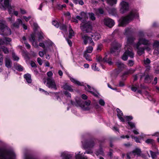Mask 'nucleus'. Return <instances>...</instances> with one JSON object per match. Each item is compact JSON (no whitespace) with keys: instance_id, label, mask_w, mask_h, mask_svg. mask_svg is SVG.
<instances>
[{"instance_id":"obj_1","label":"nucleus","mask_w":159,"mask_h":159,"mask_svg":"<svg viewBox=\"0 0 159 159\" xmlns=\"http://www.w3.org/2000/svg\"><path fill=\"white\" fill-rule=\"evenodd\" d=\"M135 39L132 37H128L127 39V44L125 45V52L122 57V59L124 61H126L129 56L131 58H133L134 54L133 52L131 45L133 44Z\"/></svg>"},{"instance_id":"obj_2","label":"nucleus","mask_w":159,"mask_h":159,"mask_svg":"<svg viewBox=\"0 0 159 159\" xmlns=\"http://www.w3.org/2000/svg\"><path fill=\"white\" fill-rule=\"evenodd\" d=\"M16 155L12 150L4 147H0V159H14Z\"/></svg>"},{"instance_id":"obj_3","label":"nucleus","mask_w":159,"mask_h":159,"mask_svg":"<svg viewBox=\"0 0 159 159\" xmlns=\"http://www.w3.org/2000/svg\"><path fill=\"white\" fill-rule=\"evenodd\" d=\"M138 17L139 14L136 11L132 10L127 16L122 18L120 25L121 26H124L134 18Z\"/></svg>"},{"instance_id":"obj_4","label":"nucleus","mask_w":159,"mask_h":159,"mask_svg":"<svg viewBox=\"0 0 159 159\" xmlns=\"http://www.w3.org/2000/svg\"><path fill=\"white\" fill-rule=\"evenodd\" d=\"M11 34V31L10 29L2 22H0V34L9 35Z\"/></svg>"},{"instance_id":"obj_5","label":"nucleus","mask_w":159,"mask_h":159,"mask_svg":"<svg viewBox=\"0 0 159 159\" xmlns=\"http://www.w3.org/2000/svg\"><path fill=\"white\" fill-rule=\"evenodd\" d=\"M84 24L80 26V28L81 30L85 33H88L91 32L92 28V23L90 21H85L83 23Z\"/></svg>"},{"instance_id":"obj_6","label":"nucleus","mask_w":159,"mask_h":159,"mask_svg":"<svg viewBox=\"0 0 159 159\" xmlns=\"http://www.w3.org/2000/svg\"><path fill=\"white\" fill-rule=\"evenodd\" d=\"M121 47L120 44L116 42H114L112 43V48L111 50V53L114 55H117L118 52H120V48Z\"/></svg>"},{"instance_id":"obj_7","label":"nucleus","mask_w":159,"mask_h":159,"mask_svg":"<svg viewBox=\"0 0 159 159\" xmlns=\"http://www.w3.org/2000/svg\"><path fill=\"white\" fill-rule=\"evenodd\" d=\"M47 83L46 85L49 88L53 89L55 90L57 89V88L55 82L52 77H48Z\"/></svg>"},{"instance_id":"obj_8","label":"nucleus","mask_w":159,"mask_h":159,"mask_svg":"<svg viewBox=\"0 0 159 159\" xmlns=\"http://www.w3.org/2000/svg\"><path fill=\"white\" fill-rule=\"evenodd\" d=\"M81 36L84 44L86 45L87 43H89L92 46L94 45V43L92 40V38L89 36L88 35L81 34Z\"/></svg>"},{"instance_id":"obj_9","label":"nucleus","mask_w":159,"mask_h":159,"mask_svg":"<svg viewBox=\"0 0 159 159\" xmlns=\"http://www.w3.org/2000/svg\"><path fill=\"white\" fill-rule=\"evenodd\" d=\"M77 103L83 110H89V107H85L84 104L87 106H89L91 103V101H90L87 100L84 102L82 101H77Z\"/></svg>"},{"instance_id":"obj_10","label":"nucleus","mask_w":159,"mask_h":159,"mask_svg":"<svg viewBox=\"0 0 159 159\" xmlns=\"http://www.w3.org/2000/svg\"><path fill=\"white\" fill-rule=\"evenodd\" d=\"M136 44H137V45H138L140 46L141 44H143L149 46L151 44V43L149 40L148 39L143 38H139L138 42Z\"/></svg>"},{"instance_id":"obj_11","label":"nucleus","mask_w":159,"mask_h":159,"mask_svg":"<svg viewBox=\"0 0 159 159\" xmlns=\"http://www.w3.org/2000/svg\"><path fill=\"white\" fill-rule=\"evenodd\" d=\"M80 16H77L76 18L81 21L82 23H85L86 21V19H88V16L86 13L84 12H81L80 14Z\"/></svg>"},{"instance_id":"obj_12","label":"nucleus","mask_w":159,"mask_h":159,"mask_svg":"<svg viewBox=\"0 0 159 159\" xmlns=\"http://www.w3.org/2000/svg\"><path fill=\"white\" fill-rule=\"evenodd\" d=\"M104 24L108 27L111 28L114 25L115 22L113 20L110 18H106L104 20Z\"/></svg>"},{"instance_id":"obj_13","label":"nucleus","mask_w":159,"mask_h":159,"mask_svg":"<svg viewBox=\"0 0 159 159\" xmlns=\"http://www.w3.org/2000/svg\"><path fill=\"white\" fill-rule=\"evenodd\" d=\"M120 10L122 13H124L129 9V4L127 2L123 1L120 3Z\"/></svg>"},{"instance_id":"obj_14","label":"nucleus","mask_w":159,"mask_h":159,"mask_svg":"<svg viewBox=\"0 0 159 159\" xmlns=\"http://www.w3.org/2000/svg\"><path fill=\"white\" fill-rule=\"evenodd\" d=\"M95 145V142L93 140H91L86 142L84 144V147L85 148H92Z\"/></svg>"},{"instance_id":"obj_15","label":"nucleus","mask_w":159,"mask_h":159,"mask_svg":"<svg viewBox=\"0 0 159 159\" xmlns=\"http://www.w3.org/2000/svg\"><path fill=\"white\" fill-rule=\"evenodd\" d=\"M140 45H137V44L134 45V47L137 50V53L139 56H141L144 53V50L145 49L144 47H140Z\"/></svg>"},{"instance_id":"obj_16","label":"nucleus","mask_w":159,"mask_h":159,"mask_svg":"<svg viewBox=\"0 0 159 159\" xmlns=\"http://www.w3.org/2000/svg\"><path fill=\"white\" fill-rule=\"evenodd\" d=\"M29 41L32 43L33 45L35 48L38 47L37 42L35 41V35L34 34H32L30 35V37L29 38Z\"/></svg>"},{"instance_id":"obj_17","label":"nucleus","mask_w":159,"mask_h":159,"mask_svg":"<svg viewBox=\"0 0 159 159\" xmlns=\"http://www.w3.org/2000/svg\"><path fill=\"white\" fill-rule=\"evenodd\" d=\"M11 1V0H5L4 2V6L6 8H8L9 12L10 14L11 13L12 8L14 7H12L9 3V2Z\"/></svg>"},{"instance_id":"obj_18","label":"nucleus","mask_w":159,"mask_h":159,"mask_svg":"<svg viewBox=\"0 0 159 159\" xmlns=\"http://www.w3.org/2000/svg\"><path fill=\"white\" fill-rule=\"evenodd\" d=\"M153 76L151 74H148L145 75L144 82L146 83H150L152 80Z\"/></svg>"},{"instance_id":"obj_19","label":"nucleus","mask_w":159,"mask_h":159,"mask_svg":"<svg viewBox=\"0 0 159 159\" xmlns=\"http://www.w3.org/2000/svg\"><path fill=\"white\" fill-rule=\"evenodd\" d=\"M5 66L8 68H11L12 66V62L11 59L8 58H5Z\"/></svg>"},{"instance_id":"obj_20","label":"nucleus","mask_w":159,"mask_h":159,"mask_svg":"<svg viewBox=\"0 0 159 159\" xmlns=\"http://www.w3.org/2000/svg\"><path fill=\"white\" fill-rule=\"evenodd\" d=\"M62 159H72V155L66 152H62L61 154Z\"/></svg>"},{"instance_id":"obj_21","label":"nucleus","mask_w":159,"mask_h":159,"mask_svg":"<svg viewBox=\"0 0 159 159\" xmlns=\"http://www.w3.org/2000/svg\"><path fill=\"white\" fill-rule=\"evenodd\" d=\"M116 111L117 113V116L119 118L122 122H124L125 121V120L122 117V116H123V114L122 111L118 108H117Z\"/></svg>"},{"instance_id":"obj_22","label":"nucleus","mask_w":159,"mask_h":159,"mask_svg":"<svg viewBox=\"0 0 159 159\" xmlns=\"http://www.w3.org/2000/svg\"><path fill=\"white\" fill-rule=\"evenodd\" d=\"M64 89L67 90L70 92H73V89L71 88V86L67 83H65L62 87Z\"/></svg>"},{"instance_id":"obj_23","label":"nucleus","mask_w":159,"mask_h":159,"mask_svg":"<svg viewBox=\"0 0 159 159\" xmlns=\"http://www.w3.org/2000/svg\"><path fill=\"white\" fill-rule=\"evenodd\" d=\"M13 66L14 68L19 71H21L23 70V66L17 63H14Z\"/></svg>"},{"instance_id":"obj_24","label":"nucleus","mask_w":159,"mask_h":159,"mask_svg":"<svg viewBox=\"0 0 159 159\" xmlns=\"http://www.w3.org/2000/svg\"><path fill=\"white\" fill-rule=\"evenodd\" d=\"M95 154L97 156H98L99 155H102L103 156L105 155L104 152L101 145L100 146L99 149L96 151Z\"/></svg>"},{"instance_id":"obj_25","label":"nucleus","mask_w":159,"mask_h":159,"mask_svg":"<svg viewBox=\"0 0 159 159\" xmlns=\"http://www.w3.org/2000/svg\"><path fill=\"white\" fill-rule=\"evenodd\" d=\"M68 31L69 32V39H71L72 37L75 35V33L70 25H69Z\"/></svg>"},{"instance_id":"obj_26","label":"nucleus","mask_w":159,"mask_h":159,"mask_svg":"<svg viewBox=\"0 0 159 159\" xmlns=\"http://www.w3.org/2000/svg\"><path fill=\"white\" fill-rule=\"evenodd\" d=\"M150 63V61L148 58H147L146 60H144V63L145 66L147 67L146 71L149 70L150 66H149V64Z\"/></svg>"},{"instance_id":"obj_27","label":"nucleus","mask_w":159,"mask_h":159,"mask_svg":"<svg viewBox=\"0 0 159 159\" xmlns=\"http://www.w3.org/2000/svg\"><path fill=\"white\" fill-rule=\"evenodd\" d=\"M116 65L120 70H122L124 68V65L120 61H117Z\"/></svg>"},{"instance_id":"obj_28","label":"nucleus","mask_w":159,"mask_h":159,"mask_svg":"<svg viewBox=\"0 0 159 159\" xmlns=\"http://www.w3.org/2000/svg\"><path fill=\"white\" fill-rule=\"evenodd\" d=\"M22 22L21 20L19 19H17L16 22L13 24V26L16 28H18L20 24H22Z\"/></svg>"},{"instance_id":"obj_29","label":"nucleus","mask_w":159,"mask_h":159,"mask_svg":"<svg viewBox=\"0 0 159 159\" xmlns=\"http://www.w3.org/2000/svg\"><path fill=\"white\" fill-rule=\"evenodd\" d=\"M24 78L26 79L27 82L28 83H30L31 82V75L29 74H25L24 75Z\"/></svg>"},{"instance_id":"obj_30","label":"nucleus","mask_w":159,"mask_h":159,"mask_svg":"<svg viewBox=\"0 0 159 159\" xmlns=\"http://www.w3.org/2000/svg\"><path fill=\"white\" fill-rule=\"evenodd\" d=\"M70 80L73 82L75 83V84H76L78 85H80V86H84L83 85V83L82 82H79V81L76 80L75 79L72 78H70Z\"/></svg>"},{"instance_id":"obj_31","label":"nucleus","mask_w":159,"mask_h":159,"mask_svg":"<svg viewBox=\"0 0 159 159\" xmlns=\"http://www.w3.org/2000/svg\"><path fill=\"white\" fill-rule=\"evenodd\" d=\"M91 37L95 40H98L101 38V36L99 33H95L93 35H91Z\"/></svg>"},{"instance_id":"obj_32","label":"nucleus","mask_w":159,"mask_h":159,"mask_svg":"<svg viewBox=\"0 0 159 159\" xmlns=\"http://www.w3.org/2000/svg\"><path fill=\"white\" fill-rule=\"evenodd\" d=\"M102 59V62H107L110 65H111L112 64V62L111 61V58H109L108 59H107V56H106L104 57Z\"/></svg>"},{"instance_id":"obj_33","label":"nucleus","mask_w":159,"mask_h":159,"mask_svg":"<svg viewBox=\"0 0 159 159\" xmlns=\"http://www.w3.org/2000/svg\"><path fill=\"white\" fill-rule=\"evenodd\" d=\"M107 3L111 6L116 4L117 0H106Z\"/></svg>"},{"instance_id":"obj_34","label":"nucleus","mask_w":159,"mask_h":159,"mask_svg":"<svg viewBox=\"0 0 159 159\" xmlns=\"http://www.w3.org/2000/svg\"><path fill=\"white\" fill-rule=\"evenodd\" d=\"M88 53L84 52V57L85 58V59L89 61H92L90 57V56L89 54H88Z\"/></svg>"},{"instance_id":"obj_35","label":"nucleus","mask_w":159,"mask_h":159,"mask_svg":"<svg viewBox=\"0 0 159 159\" xmlns=\"http://www.w3.org/2000/svg\"><path fill=\"white\" fill-rule=\"evenodd\" d=\"M133 31L131 28H127L125 29V34L126 35H128L131 34Z\"/></svg>"},{"instance_id":"obj_36","label":"nucleus","mask_w":159,"mask_h":159,"mask_svg":"<svg viewBox=\"0 0 159 159\" xmlns=\"http://www.w3.org/2000/svg\"><path fill=\"white\" fill-rule=\"evenodd\" d=\"M1 49L5 54H7L9 53V50L6 47L3 46H2Z\"/></svg>"},{"instance_id":"obj_37","label":"nucleus","mask_w":159,"mask_h":159,"mask_svg":"<svg viewBox=\"0 0 159 159\" xmlns=\"http://www.w3.org/2000/svg\"><path fill=\"white\" fill-rule=\"evenodd\" d=\"M141 152V150L140 149L137 148L133 150L132 151V153H135L137 155H140Z\"/></svg>"},{"instance_id":"obj_38","label":"nucleus","mask_w":159,"mask_h":159,"mask_svg":"<svg viewBox=\"0 0 159 159\" xmlns=\"http://www.w3.org/2000/svg\"><path fill=\"white\" fill-rule=\"evenodd\" d=\"M73 2L76 4L79 3V4L81 5H82L84 4V2L82 0H73Z\"/></svg>"},{"instance_id":"obj_39","label":"nucleus","mask_w":159,"mask_h":159,"mask_svg":"<svg viewBox=\"0 0 159 159\" xmlns=\"http://www.w3.org/2000/svg\"><path fill=\"white\" fill-rule=\"evenodd\" d=\"M93 50V48L91 46H89L87 47V49L84 52H87L88 53H91Z\"/></svg>"},{"instance_id":"obj_40","label":"nucleus","mask_w":159,"mask_h":159,"mask_svg":"<svg viewBox=\"0 0 159 159\" xmlns=\"http://www.w3.org/2000/svg\"><path fill=\"white\" fill-rule=\"evenodd\" d=\"M145 142L148 144H150L152 145L154 144L155 143L154 141L151 139H147L145 141Z\"/></svg>"},{"instance_id":"obj_41","label":"nucleus","mask_w":159,"mask_h":159,"mask_svg":"<svg viewBox=\"0 0 159 159\" xmlns=\"http://www.w3.org/2000/svg\"><path fill=\"white\" fill-rule=\"evenodd\" d=\"M59 27L60 29L61 30L65 31H67V27L65 25L62 24Z\"/></svg>"},{"instance_id":"obj_42","label":"nucleus","mask_w":159,"mask_h":159,"mask_svg":"<svg viewBox=\"0 0 159 159\" xmlns=\"http://www.w3.org/2000/svg\"><path fill=\"white\" fill-rule=\"evenodd\" d=\"M89 18L92 20H95L94 14L93 13H88Z\"/></svg>"},{"instance_id":"obj_43","label":"nucleus","mask_w":159,"mask_h":159,"mask_svg":"<svg viewBox=\"0 0 159 159\" xmlns=\"http://www.w3.org/2000/svg\"><path fill=\"white\" fill-rule=\"evenodd\" d=\"M85 90L87 91L90 92L91 91L94 90V89L91 87L89 85H87V87L85 86Z\"/></svg>"},{"instance_id":"obj_44","label":"nucleus","mask_w":159,"mask_h":159,"mask_svg":"<svg viewBox=\"0 0 159 159\" xmlns=\"http://www.w3.org/2000/svg\"><path fill=\"white\" fill-rule=\"evenodd\" d=\"M153 46L155 48H159V41H155L153 44Z\"/></svg>"},{"instance_id":"obj_45","label":"nucleus","mask_w":159,"mask_h":159,"mask_svg":"<svg viewBox=\"0 0 159 159\" xmlns=\"http://www.w3.org/2000/svg\"><path fill=\"white\" fill-rule=\"evenodd\" d=\"M150 152L152 158L153 159H156L157 157V153L152 151H150Z\"/></svg>"},{"instance_id":"obj_46","label":"nucleus","mask_w":159,"mask_h":159,"mask_svg":"<svg viewBox=\"0 0 159 159\" xmlns=\"http://www.w3.org/2000/svg\"><path fill=\"white\" fill-rule=\"evenodd\" d=\"M46 53V49H44L43 51H39V56L43 57L44 56V54H45Z\"/></svg>"},{"instance_id":"obj_47","label":"nucleus","mask_w":159,"mask_h":159,"mask_svg":"<svg viewBox=\"0 0 159 159\" xmlns=\"http://www.w3.org/2000/svg\"><path fill=\"white\" fill-rule=\"evenodd\" d=\"M52 24L56 28H58L59 26V25L58 22L56 20H53L52 22Z\"/></svg>"},{"instance_id":"obj_48","label":"nucleus","mask_w":159,"mask_h":159,"mask_svg":"<svg viewBox=\"0 0 159 159\" xmlns=\"http://www.w3.org/2000/svg\"><path fill=\"white\" fill-rule=\"evenodd\" d=\"M135 70H129L124 73L123 75H127L129 74H132L134 72Z\"/></svg>"},{"instance_id":"obj_49","label":"nucleus","mask_w":159,"mask_h":159,"mask_svg":"<svg viewBox=\"0 0 159 159\" xmlns=\"http://www.w3.org/2000/svg\"><path fill=\"white\" fill-rule=\"evenodd\" d=\"M80 152H79V153L77 155L76 154L75 157L76 159H86V158L84 157H82L80 154Z\"/></svg>"},{"instance_id":"obj_50","label":"nucleus","mask_w":159,"mask_h":159,"mask_svg":"<svg viewBox=\"0 0 159 159\" xmlns=\"http://www.w3.org/2000/svg\"><path fill=\"white\" fill-rule=\"evenodd\" d=\"M12 57L13 60L14 61H18L19 60V58L17 57L14 52L12 53Z\"/></svg>"},{"instance_id":"obj_51","label":"nucleus","mask_w":159,"mask_h":159,"mask_svg":"<svg viewBox=\"0 0 159 159\" xmlns=\"http://www.w3.org/2000/svg\"><path fill=\"white\" fill-rule=\"evenodd\" d=\"M96 12L98 14H102L104 13V11L102 8H99L96 10Z\"/></svg>"},{"instance_id":"obj_52","label":"nucleus","mask_w":159,"mask_h":159,"mask_svg":"<svg viewBox=\"0 0 159 159\" xmlns=\"http://www.w3.org/2000/svg\"><path fill=\"white\" fill-rule=\"evenodd\" d=\"M25 159H36L34 158V157L30 155H25Z\"/></svg>"},{"instance_id":"obj_53","label":"nucleus","mask_w":159,"mask_h":159,"mask_svg":"<svg viewBox=\"0 0 159 159\" xmlns=\"http://www.w3.org/2000/svg\"><path fill=\"white\" fill-rule=\"evenodd\" d=\"M128 123L131 128H133L135 127V125L134 123L130 121H128Z\"/></svg>"},{"instance_id":"obj_54","label":"nucleus","mask_w":159,"mask_h":159,"mask_svg":"<svg viewBox=\"0 0 159 159\" xmlns=\"http://www.w3.org/2000/svg\"><path fill=\"white\" fill-rule=\"evenodd\" d=\"M134 61L132 60H129L128 61V65L129 66H132L134 64Z\"/></svg>"},{"instance_id":"obj_55","label":"nucleus","mask_w":159,"mask_h":159,"mask_svg":"<svg viewBox=\"0 0 159 159\" xmlns=\"http://www.w3.org/2000/svg\"><path fill=\"white\" fill-rule=\"evenodd\" d=\"M3 39L5 43H6L10 42L11 40V39L7 37H5Z\"/></svg>"},{"instance_id":"obj_56","label":"nucleus","mask_w":159,"mask_h":159,"mask_svg":"<svg viewBox=\"0 0 159 159\" xmlns=\"http://www.w3.org/2000/svg\"><path fill=\"white\" fill-rule=\"evenodd\" d=\"M102 57L101 56L97 57V61L100 63L102 62Z\"/></svg>"},{"instance_id":"obj_57","label":"nucleus","mask_w":159,"mask_h":159,"mask_svg":"<svg viewBox=\"0 0 159 159\" xmlns=\"http://www.w3.org/2000/svg\"><path fill=\"white\" fill-rule=\"evenodd\" d=\"M96 64H93L92 65V69H93V70H94L95 71H96V70L98 71V68H96Z\"/></svg>"},{"instance_id":"obj_58","label":"nucleus","mask_w":159,"mask_h":159,"mask_svg":"<svg viewBox=\"0 0 159 159\" xmlns=\"http://www.w3.org/2000/svg\"><path fill=\"white\" fill-rule=\"evenodd\" d=\"M138 35L139 38H143L144 36L143 32L142 31H139V32Z\"/></svg>"},{"instance_id":"obj_59","label":"nucleus","mask_w":159,"mask_h":159,"mask_svg":"<svg viewBox=\"0 0 159 159\" xmlns=\"http://www.w3.org/2000/svg\"><path fill=\"white\" fill-rule=\"evenodd\" d=\"M99 103L101 106H103L105 104V102L103 99H101L99 101Z\"/></svg>"},{"instance_id":"obj_60","label":"nucleus","mask_w":159,"mask_h":159,"mask_svg":"<svg viewBox=\"0 0 159 159\" xmlns=\"http://www.w3.org/2000/svg\"><path fill=\"white\" fill-rule=\"evenodd\" d=\"M37 61L40 65H41L42 64L43 62L40 58L39 57L37 58Z\"/></svg>"},{"instance_id":"obj_61","label":"nucleus","mask_w":159,"mask_h":159,"mask_svg":"<svg viewBox=\"0 0 159 159\" xmlns=\"http://www.w3.org/2000/svg\"><path fill=\"white\" fill-rule=\"evenodd\" d=\"M64 94L67 97H71V94L68 92L65 91L64 92Z\"/></svg>"},{"instance_id":"obj_62","label":"nucleus","mask_w":159,"mask_h":159,"mask_svg":"<svg viewBox=\"0 0 159 159\" xmlns=\"http://www.w3.org/2000/svg\"><path fill=\"white\" fill-rule=\"evenodd\" d=\"M132 139H134L135 141L137 143H140L139 139L138 138L135 137L133 136H132Z\"/></svg>"},{"instance_id":"obj_63","label":"nucleus","mask_w":159,"mask_h":159,"mask_svg":"<svg viewBox=\"0 0 159 159\" xmlns=\"http://www.w3.org/2000/svg\"><path fill=\"white\" fill-rule=\"evenodd\" d=\"M23 18L27 22L31 18V17L29 16L28 17H27L25 16H24Z\"/></svg>"},{"instance_id":"obj_64","label":"nucleus","mask_w":159,"mask_h":159,"mask_svg":"<svg viewBox=\"0 0 159 159\" xmlns=\"http://www.w3.org/2000/svg\"><path fill=\"white\" fill-rule=\"evenodd\" d=\"M95 97L98 96V93L96 92H93V91H91L90 92Z\"/></svg>"}]
</instances>
